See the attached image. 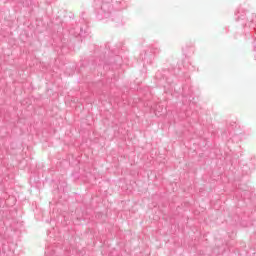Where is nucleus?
Returning a JSON list of instances; mask_svg holds the SVG:
<instances>
[{"label": "nucleus", "instance_id": "nucleus-1", "mask_svg": "<svg viewBox=\"0 0 256 256\" xmlns=\"http://www.w3.org/2000/svg\"><path fill=\"white\" fill-rule=\"evenodd\" d=\"M94 5L96 9H100L98 13L103 15L104 18L109 17V15H111V11H113V5L109 2H101L100 0H95Z\"/></svg>", "mask_w": 256, "mask_h": 256}]
</instances>
